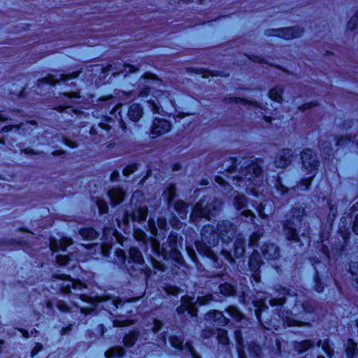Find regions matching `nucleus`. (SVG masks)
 Here are the masks:
<instances>
[{
	"label": "nucleus",
	"instance_id": "nucleus-1",
	"mask_svg": "<svg viewBox=\"0 0 358 358\" xmlns=\"http://www.w3.org/2000/svg\"><path fill=\"white\" fill-rule=\"evenodd\" d=\"M291 301L294 303L290 312L281 310L279 316L288 327H310L309 322H301L293 317L305 318V316L315 312V303L302 296H290Z\"/></svg>",
	"mask_w": 358,
	"mask_h": 358
},
{
	"label": "nucleus",
	"instance_id": "nucleus-2",
	"mask_svg": "<svg viewBox=\"0 0 358 358\" xmlns=\"http://www.w3.org/2000/svg\"><path fill=\"white\" fill-rule=\"evenodd\" d=\"M117 262L124 266L131 275H137L138 273L144 272L146 276H150L151 271L145 266L144 259L141 252L136 248L129 250V259L126 261V253L123 250L119 249L115 252Z\"/></svg>",
	"mask_w": 358,
	"mask_h": 358
},
{
	"label": "nucleus",
	"instance_id": "nucleus-3",
	"mask_svg": "<svg viewBox=\"0 0 358 358\" xmlns=\"http://www.w3.org/2000/svg\"><path fill=\"white\" fill-rule=\"evenodd\" d=\"M222 206V202L220 199L204 196L194 205L190 219L193 222H196L195 220L198 217L210 220L220 213Z\"/></svg>",
	"mask_w": 358,
	"mask_h": 358
},
{
	"label": "nucleus",
	"instance_id": "nucleus-4",
	"mask_svg": "<svg viewBox=\"0 0 358 358\" xmlns=\"http://www.w3.org/2000/svg\"><path fill=\"white\" fill-rule=\"evenodd\" d=\"M218 231L215 232L212 226H205L201 231V243H196L197 250L210 259L215 260V255L211 249V246L216 245L218 240Z\"/></svg>",
	"mask_w": 358,
	"mask_h": 358
},
{
	"label": "nucleus",
	"instance_id": "nucleus-5",
	"mask_svg": "<svg viewBox=\"0 0 358 358\" xmlns=\"http://www.w3.org/2000/svg\"><path fill=\"white\" fill-rule=\"evenodd\" d=\"M80 299L92 306L90 308H80V312L85 315L90 313L94 310V306L96 303L106 302V307L112 309L113 310H116L118 308L119 304L122 303V301L120 299H113L109 296H96L95 299H93L85 294H80Z\"/></svg>",
	"mask_w": 358,
	"mask_h": 358
},
{
	"label": "nucleus",
	"instance_id": "nucleus-6",
	"mask_svg": "<svg viewBox=\"0 0 358 358\" xmlns=\"http://www.w3.org/2000/svg\"><path fill=\"white\" fill-rule=\"evenodd\" d=\"M241 180L248 181L255 185H259L262 182V168L255 162L245 163L244 168L241 172Z\"/></svg>",
	"mask_w": 358,
	"mask_h": 358
},
{
	"label": "nucleus",
	"instance_id": "nucleus-7",
	"mask_svg": "<svg viewBox=\"0 0 358 358\" xmlns=\"http://www.w3.org/2000/svg\"><path fill=\"white\" fill-rule=\"evenodd\" d=\"M52 281H59L58 285L60 287L61 292L64 294H69L71 293V289L76 292H81L86 289L85 284L82 283L78 280H75L67 275H54L52 277Z\"/></svg>",
	"mask_w": 358,
	"mask_h": 358
},
{
	"label": "nucleus",
	"instance_id": "nucleus-8",
	"mask_svg": "<svg viewBox=\"0 0 358 358\" xmlns=\"http://www.w3.org/2000/svg\"><path fill=\"white\" fill-rule=\"evenodd\" d=\"M304 215V209L303 208H298L294 209L292 211V219H289L287 220V222L283 225V229L285 236L289 240H298V233L296 232V227L298 224H301V217Z\"/></svg>",
	"mask_w": 358,
	"mask_h": 358
},
{
	"label": "nucleus",
	"instance_id": "nucleus-9",
	"mask_svg": "<svg viewBox=\"0 0 358 358\" xmlns=\"http://www.w3.org/2000/svg\"><path fill=\"white\" fill-rule=\"evenodd\" d=\"M150 242L152 251L157 256H162L164 259L171 258L176 263L182 264L181 254L176 248L168 249L166 247H164V244L161 247L159 243L153 238L150 240Z\"/></svg>",
	"mask_w": 358,
	"mask_h": 358
},
{
	"label": "nucleus",
	"instance_id": "nucleus-10",
	"mask_svg": "<svg viewBox=\"0 0 358 358\" xmlns=\"http://www.w3.org/2000/svg\"><path fill=\"white\" fill-rule=\"evenodd\" d=\"M212 299V295L210 294L199 297L197 301H194V299L189 296L182 297V304L177 308V311L180 314L187 310L189 315L195 316L197 311L196 307V303H199L200 305H204Z\"/></svg>",
	"mask_w": 358,
	"mask_h": 358
},
{
	"label": "nucleus",
	"instance_id": "nucleus-11",
	"mask_svg": "<svg viewBox=\"0 0 358 358\" xmlns=\"http://www.w3.org/2000/svg\"><path fill=\"white\" fill-rule=\"evenodd\" d=\"M303 31V29L299 27H292L282 29H269L265 31V34L267 36H278L289 40L301 36Z\"/></svg>",
	"mask_w": 358,
	"mask_h": 358
},
{
	"label": "nucleus",
	"instance_id": "nucleus-12",
	"mask_svg": "<svg viewBox=\"0 0 358 358\" xmlns=\"http://www.w3.org/2000/svg\"><path fill=\"white\" fill-rule=\"evenodd\" d=\"M218 236L224 243L230 242L236 234V227L229 221H220L217 224Z\"/></svg>",
	"mask_w": 358,
	"mask_h": 358
},
{
	"label": "nucleus",
	"instance_id": "nucleus-13",
	"mask_svg": "<svg viewBox=\"0 0 358 358\" xmlns=\"http://www.w3.org/2000/svg\"><path fill=\"white\" fill-rule=\"evenodd\" d=\"M82 71V69H80L76 72H73L72 73L69 74H60L59 78H57V76L49 74L44 78L38 79L37 81V85L38 87L43 86L45 84L55 85L57 84L60 80L65 81L69 79L78 77Z\"/></svg>",
	"mask_w": 358,
	"mask_h": 358
},
{
	"label": "nucleus",
	"instance_id": "nucleus-14",
	"mask_svg": "<svg viewBox=\"0 0 358 358\" xmlns=\"http://www.w3.org/2000/svg\"><path fill=\"white\" fill-rule=\"evenodd\" d=\"M303 167L307 171L308 173L312 174L317 166V160L316 155L310 149L304 150L301 154Z\"/></svg>",
	"mask_w": 358,
	"mask_h": 358
},
{
	"label": "nucleus",
	"instance_id": "nucleus-15",
	"mask_svg": "<svg viewBox=\"0 0 358 358\" xmlns=\"http://www.w3.org/2000/svg\"><path fill=\"white\" fill-rule=\"evenodd\" d=\"M148 209L147 206L140 205L133 210L131 213L126 212L123 217V224H127L129 218L130 217L132 221L141 222L145 221L147 218Z\"/></svg>",
	"mask_w": 358,
	"mask_h": 358
},
{
	"label": "nucleus",
	"instance_id": "nucleus-16",
	"mask_svg": "<svg viewBox=\"0 0 358 358\" xmlns=\"http://www.w3.org/2000/svg\"><path fill=\"white\" fill-rule=\"evenodd\" d=\"M171 124L164 118H155L151 127L150 133L153 138L169 132L171 129Z\"/></svg>",
	"mask_w": 358,
	"mask_h": 358
},
{
	"label": "nucleus",
	"instance_id": "nucleus-17",
	"mask_svg": "<svg viewBox=\"0 0 358 358\" xmlns=\"http://www.w3.org/2000/svg\"><path fill=\"white\" fill-rule=\"evenodd\" d=\"M205 320L210 324L217 327H224L227 325L229 320L224 316L222 312L218 310L210 311L205 316Z\"/></svg>",
	"mask_w": 358,
	"mask_h": 358
},
{
	"label": "nucleus",
	"instance_id": "nucleus-18",
	"mask_svg": "<svg viewBox=\"0 0 358 358\" xmlns=\"http://www.w3.org/2000/svg\"><path fill=\"white\" fill-rule=\"evenodd\" d=\"M293 155L294 153L290 149L282 150L274 162L275 167L279 169L286 168L291 163Z\"/></svg>",
	"mask_w": 358,
	"mask_h": 358
},
{
	"label": "nucleus",
	"instance_id": "nucleus-19",
	"mask_svg": "<svg viewBox=\"0 0 358 358\" xmlns=\"http://www.w3.org/2000/svg\"><path fill=\"white\" fill-rule=\"evenodd\" d=\"M262 254L267 260H275L280 257V250L274 243H268L262 246Z\"/></svg>",
	"mask_w": 358,
	"mask_h": 358
},
{
	"label": "nucleus",
	"instance_id": "nucleus-20",
	"mask_svg": "<svg viewBox=\"0 0 358 358\" xmlns=\"http://www.w3.org/2000/svg\"><path fill=\"white\" fill-rule=\"evenodd\" d=\"M224 101L227 103H234L236 104L248 105L251 109L255 110V113L258 114L261 113V114L263 115L262 112L263 108L256 101H248L240 97H226L224 99Z\"/></svg>",
	"mask_w": 358,
	"mask_h": 358
},
{
	"label": "nucleus",
	"instance_id": "nucleus-21",
	"mask_svg": "<svg viewBox=\"0 0 358 358\" xmlns=\"http://www.w3.org/2000/svg\"><path fill=\"white\" fill-rule=\"evenodd\" d=\"M216 338L219 345L217 351L225 353H229V338L227 335V331L222 329H218L217 330Z\"/></svg>",
	"mask_w": 358,
	"mask_h": 358
},
{
	"label": "nucleus",
	"instance_id": "nucleus-22",
	"mask_svg": "<svg viewBox=\"0 0 358 358\" xmlns=\"http://www.w3.org/2000/svg\"><path fill=\"white\" fill-rule=\"evenodd\" d=\"M107 194L110 199V203L115 206L124 201L126 192L120 187H114L108 190Z\"/></svg>",
	"mask_w": 358,
	"mask_h": 358
},
{
	"label": "nucleus",
	"instance_id": "nucleus-23",
	"mask_svg": "<svg viewBox=\"0 0 358 358\" xmlns=\"http://www.w3.org/2000/svg\"><path fill=\"white\" fill-rule=\"evenodd\" d=\"M72 240L67 238H63L59 241L52 238L50 241V248L53 252L65 250L66 248L72 245Z\"/></svg>",
	"mask_w": 358,
	"mask_h": 358
},
{
	"label": "nucleus",
	"instance_id": "nucleus-24",
	"mask_svg": "<svg viewBox=\"0 0 358 358\" xmlns=\"http://www.w3.org/2000/svg\"><path fill=\"white\" fill-rule=\"evenodd\" d=\"M262 264V262L260 257L258 255L257 252H256V251L253 252L250 258L249 266H250V270L252 272H254V278L257 281L259 280V276H258V274L256 273L260 268Z\"/></svg>",
	"mask_w": 358,
	"mask_h": 358
},
{
	"label": "nucleus",
	"instance_id": "nucleus-25",
	"mask_svg": "<svg viewBox=\"0 0 358 358\" xmlns=\"http://www.w3.org/2000/svg\"><path fill=\"white\" fill-rule=\"evenodd\" d=\"M128 117L133 122L138 121L143 115V108L138 103H134L129 108Z\"/></svg>",
	"mask_w": 358,
	"mask_h": 358
},
{
	"label": "nucleus",
	"instance_id": "nucleus-26",
	"mask_svg": "<svg viewBox=\"0 0 358 358\" xmlns=\"http://www.w3.org/2000/svg\"><path fill=\"white\" fill-rule=\"evenodd\" d=\"M245 239L241 235H238L234 243V257L236 258L241 257L245 253Z\"/></svg>",
	"mask_w": 358,
	"mask_h": 358
},
{
	"label": "nucleus",
	"instance_id": "nucleus-27",
	"mask_svg": "<svg viewBox=\"0 0 358 358\" xmlns=\"http://www.w3.org/2000/svg\"><path fill=\"white\" fill-rule=\"evenodd\" d=\"M345 352L348 358H358L357 344L349 338L345 344Z\"/></svg>",
	"mask_w": 358,
	"mask_h": 358
},
{
	"label": "nucleus",
	"instance_id": "nucleus-28",
	"mask_svg": "<svg viewBox=\"0 0 358 358\" xmlns=\"http://www.w3.org/2000/svg\"><path fill=\"white\" fill-rule=\"evenodd\" d=\"M139 336L140 332L137 330L130 331L129 334H126L124 336L122 341L124 346L127 348L132 347L136 342Z\"/></svg>",
	"mask_w": 358,
	"mask_h": 358
},
{
	"label": "nucleus",
	"instance_id": "nucleus-29",
	"mask_svg": "<svg viewBox=\"0 0 358 358\" xmlns=\"http://www.w3.org/2000/svg\"><path fill=\"white\" fill-rule=\"evenodd\" d=\"M283 93V89L282 87L280 86H276L274 87H272L269 92H268V96L273 101L281 103L282 101V94Z\"/></svg>",
	"mask_w": 358,
	"mask_h": 358
},
{
	"label": "nucleus",
	"instance_id": "nucleus-30",
	"mask_svg": "<svg viewBox=\"0 0 358 358\" xmlns=\"http://www.w3.org/2000/svg\"><path fill=\"white\" fill-rule=\"evenodd\" d=\"M55 306L61 312L63 313H70L72 310L73 307L79 308L76 302H71V304H69L62 300H57Z\"/></svg>",
	"mask_w": 358,
	"mask_h": 358
},
{
	"label": "nucleus",
	"instance_id": "nucleus-31",
	"mask_svg": "<svg viewBox=\"0 0 358 358\" xmlns=\"http://www.w3.org/2000/svg\"><path fill=\"white\" fill-rule=\"evenodd\" d=\"M80 235L86 241H92L96 239L99 234L92 228H83L79 231Z\"/></svg>",
	"mask_w": 358,
	"mask_h": 358
},
{
	"label": "nucleus",
	"instance_id": "nucleus-32",
	"mask_svg": "<svg viewBox=\"0 0 358 358\" xmlns=\"http://www.w3.org/2000/svg\"><path fill=\"white\" fill-rule=\"evenodd\" d=\"M233 203L236 210H241L246 207L248 199L244 194L237 193L234 196Z\"/></svg>",
	"mask_w": 358,
	"mask_h": 358
},
{
	"label": "nucleus",
	"instance_id": "nucleus-33",
	"mask_svg": "<svg viewBox=\"0 0 358 358\" xmlns=\"http://www.w3.org/2000/svg\"><path fill=\"white\" fill-rule=\"evenodd\" d=\"M227 313L236 322H241L244 317V315L236 306H230L226 309Z\"/></svg>",
	"mask_w": 358,
	"mask_h": 358
},
{
	"label": "nucleus",
	"instance_id": "nucleus-34",
	"mask_svg": "<svg viewBox=\"0 0 358 358\" xmlns=\"http://www.w3.org/2000/svg\"><path fill=\"white\" fill-rule=\"evenodd\" d=\"M287 294H289L288 291L286 289L282 288L279 294V295H282V296H278L276 297L271 298L269 299L270 305L272 306L283 305L285 301V296Z\"/></svg>",
	"mask_w": 358,
	"mask_h": 358
},
{
	"label": "nucleus",
	"instance_id": "nucleus-35",
	"mask_svg": "<svg viewBox=\"0 0 358 358\" xmlns=\"http://www.w3.org/2000/svg\"><path fill=\"white\" fill-rule=\"evenodd\" d=\"M174 208L181 218H185L187 215V205L183 201H178L174 204Z\"/></svg>",
	"mask_w": 358,
	"mask_h": 358
},
{
	"label": "nucleus",
	"instance_id": "nucleus-36",
	"mask_svg": "<svg viewBox=\"0 0 358 358\" xmlns=\"http://www.w3.org/2000/svg\"><path fill=\"white\" fill-rule=\"evenodd\" d=\"M313 346V343L310 340H305L301 342L296 343L294 348L296 351L301 353Z\"/></svg>",
	"mask_w": 358,
	"mask_h": 358
},
{
	"label": "nucleus",
	"instance_id": "nucleus-37",
	"mask_svg": "<svg viewBox=\"0 0 358 358\" xmlns=\"http://www.w3.org/2000/svg\"><path fill=\"white\" fill-rule=\"evenodd\" d=\"M124 350L120 346L114 347L110 349L108 351L106 352V356L108 357H122L124 355Z\"/></svg>",
	"mask_w": 358,
	"mask_h": 358
},
{
	"label": "nucleus",
	"instance_id": "nucleus-38",
	"mask_svg": "<svg viewBox=\"0 0 358 358\" xmlns=\"http://www.w3.org/2000/svg\"><path fill=\"white\" fill-rule=\"evenodd\" d=\"M358 270V263L354 262L350 266V271L352 275L353 286L358 289V275L357 271Z\"/></svg>",
	"mask_w": 358,
	"mask_h": 358
},
{
	"label": "nucleus",
	"instance_id": "nucleus-39",
	"mask_svg": "<svg viewBox=\"0 0 358 358\" xmlns=\"http://www.w3.org/2000/svg\"><path fill=\"white\" fill-rule=\"evenodd\" d=\"M220 292L225 296H231L235 293V289L229 283L220 285L219 287Z\"/></svg>",
	"mask_w": 358,
	"mask_h": 358
},
{
	"label": "nucleus",
	"instance_id": "nucleus-40",
	"mask_svg": "<svg viewBox=\"0 0 358 358\" xmlns=\"http://www.w3.org/2000/svg\"><path fill=\"white\" fill-rule=\"evenodd\" d=\"M176 195V187L174 185H170L164 192V196L167 200L168 203L170 204Z\"/></svg>",
	"mask_w": 358,
	"mask_h": 358
},
{
	"label": "nucleus",
	"instance_id": "nucleus-41",
	"mask_svg": "<svg viewBox=\"0 0 358 358\" xmlns=\"http://www.w3.org/2000/svg\"><path fill=\"white\" fill-rule=\"evenodd\" d=\"M317 346L321 347L329 357H331L332 356L334 351L331 349L327 340H324L323 341H319L317 343Z\"/></svg>",
	"mask_w": 358,
	"mask_h": 358
},
{
	"label": "nucleus",
	"instance_id": "nucleus-42",
	"mask_svg": "<svg viewBox=\"0 0 358 358\" xmlns=\"http://www.w3.org/2000/svg\"><path fill=\"white\" fill-rule=\"evenodd\" d=\"M357 133H358V131L356 130L355 131L350 132V134L338 137L336 144L338 145H344L345 143L350 141L352 136H356L357 134Z\"/></svg>",
	"mask_w": 358,
	"mask_h": 358
},
{
	"label": "nucleus",
	"instance_id": "nucleus-43",
	"mask_svg": "<svg viewBox=\"0 0 358 358\" xmlns=\"http://www.w3.org/2000/svg\"><path fill=\"white\" fill-rule=\"evenodd\" d=\"M263 233L261 231H257L253 233L249 240V245L250 247H255L257 245V243L262 236Z\"/></svg>",
	"mask_w": 358,
	"mask_h": 358
},
{
	"label": "nucleus",
	"instance_id": "nucleus-44",
	"mask_svg": "<svg viewBox=\"0 0 358 358\" xmlns=\"http://www.w3.org/2000/svg\"><path fill=\"white\" fill-rule=\"evenodd\" d=\"M134 236L136 241L147 243V236L143 231L141 229H135Z\"/></svg>",
	"mask_w": 358,
	"mask_h": 358
},
{
	"label": "nucleus",
	"instance_id": "nucleus-45",
	"mask_svg": "<svg viewBox=\"0 0 358 358\" xmlns=\"http://www.w3.org/2000/svg\"><path fill=\"white\" fill-rule=\"evenodd\" d=\"M358 25V12H357L347 24V29L351 31L355 30Z\"/></svg>",
	"mask_w": 358,
	"mask_h": 358
},
{
	"label": "nucleus",
	"instance_id": "nucleus-46",
	"mask_svg": "<svg viewBox=\"0 0 358 358\" xmlns=\"http://www.w3.org/2000/svg\"><path fill=\"white\" fill-rule=\"evenodd\" d=\"M150 108L154 113L162 114L163 108L159 105V103L155 101H148Z\"/></svg>",
	"mask_w": 358,
	"mask_h": 358
},
{
	"label": "nucleus",
	"instance_id": "nucleus-47",
	"mask_svg": "<svg viewBox=\"0 0 358 358\" xmlns=\"http://www.w3.org/2000/svg\"><path fill=\"white\" fill-rule=\"evenodd\" d=\"M96 204L101 214L106 213L108 212V206L107 203L103 199H98L96 201Z\"/></svg>",
	"mask_w": 358,
	"mask_h": 358
},
{
	"label": "nucleus",
	"instance_id": "nucleus-48",
	"mask_svg": "<svg viewBox=\"0 0 358 358\" xmlns=\"http://www.w3.org/2000/svg\"><path fill=\"white\" fill-rule=\"evenodd\" d=\"M241 215H242L246 218H249L250 221H247L248 222H250L253 224H255V215L251 210H243L241 212Z\"/></svg>",
	"mask_w": 358,
	"mask_h": 358
},
{
	"label": "nucleus",
	"instance_id": "nucleus-49",
	"mask_svg": "<svg viewBox=\"0 0 358 358\" xmlns=\"http://www.w3.org/2000/svg\"><path fill=\"white\" fill-rule=\"evenodd\" d=\"M254 305L255 307L257 308V309L255 310V315L258 318L259 321L260 322V312L264 309V308H266V306L264 303V301H254Z\"/></svg>",
	"mask_w": 358,
	"mask_h": 358
},
{
	"label": "nucleus",
	"instance_id": "nucleus-50",
	"mask_svg": "<svg viewBox=\"0 0 358 358\" xmlns=\"http://www.w3.org/2000/svg\"><path fill=\"white\" fill-rule=\"evenodd\" d=\"M177 245V236L174 234H171L168 238V245H165L168 249H171V248H176Z\"/></svg>",
	"mask_w": 358,
	"mask_h": 358
},
{
	"label": "nucleus",
	"instance_id": "nucleus-51",
	"mask_svg": "<svg viewBox=\"0 0 358 358\" xmlns=\"http://www.w3.org/2000/svg\"><path fill=\"white\" fill-rule=\"evenodd\" d=\"M134 324L132 320H115L113 321V326L115 327H127Z\"/></svg>",
	"mask_w": 358,
	"mask_h": 358
},
{
	"label": "nucleus",
	"instance_id": "nucleus-52",
	"mask_svg": "<svg viewBox=\"0 0 358 358\" xmlns=\"http://www.w3.org/2000/svg\"><path fill=\"white\" fill-rule=\"evenodd\" d=\"M165 292L169 295L176 296L179 293V288L174 286L168 285L164 287Z\"/></svg>",
	"mask_w": 358,
	"mask_h": 358
},
{
	"label": "nucleus",
	"instance_id": "nucleus-53",
	"mask_svg": "<svg viewBox=\"0 0 358 358\" xmlns=\"http://www.w3.org/2000/svg\"><path fill=\"white\" fill-rule=\"evenodd\" d=\"M170 342H171V345L175 348H183V345H182L183 341L180 338H178L176 336L171 337Z\"/></svg>",
	"mask_w": 358,
	"mask_h": 358
},
{
	"label": "nucleus",
	"instance_id": "nucleus-54",
	"mask_svg": "<svg viewBox=\"0 0 358 358\" xmlns=\"http://www.w3.org/2000/svg\"><path fill=\"white\" fill-rule=\"evenodd\" d=\"M317 104L318 103L317 101H310L308 103H306L301 105V106H299V110L301 111H305L306 110H308L313 107L317 106Z\"/></svg>",
	"mask_w": 358,
	"mask_h": 358
},
{
	"label": "nucleus",
	"instance_id": "nucleus-55",
	"mask_svg": "<svg viewBox=\"0 0 358 358\" xmlns=\"http://www.w3.org/2000/svg\"><path fill=\"white\" fill-rule=\"evenodd\" d=\"M313 177H308V178L302 180L299 184V188H300L301 189H306L308 188V187L310 186V182H311V179H312Z\"/></svg>",
	"mask_w": 358,
	"mask_h": 358
},
{
	"label": "nucleus",
	"instance_id": "nucleus-56",
	"mask_svg": "<svg viewBox=\"0 0 358 358\" xmlns=\"http://www.w3.org/2000/svg\"><path fill=\"white\" fill-rule=\"evenodd\" d=\"M137 169V166L136 164H131L128 166L123 170V174L125 176H128L132 173H134Z\"/></svg>",
	"mask_w": 358,
	"mask_h": 358
},
{
	"label": "nucleus",
	"instance_id": "nucleus-57",
	"mask_svg": "<svg viewBox=\"0 0 358 358\" xmlns=\"http://www.w3.org/2000/svg\"><path fill=\"white\" fill-rule=\"evenodd\" d=\"M57 263L59 265H65L69 261V258L65 255H59L56 257Z\"/></svg>",
	"mask_w": 358,
	"mask_h": 358
},
{
	"label": "nucleus",
	"instance_id": "nucleus-58",
	"mask_svg": "<svg viewBox=\"0 0 358 358\" xmlns=\"http://www.w3.org/2000/svg\"><path fill=\"white\" fill-rule=\"evenodd\" d=\"M148 228L150 231V233L154 236H156L157 235V230L155 224V221L152 219L149 220L148 221Z\"/></svg>",
	"mask_w": 358,
	"mask_h": 358
},
{
	"label": "nucleus",
	"instance_id": "nucleus-59",
	"mask_svg": "<svg viewBox=\"0 0 358 358\" xmlns=\"http://www.w3.org/2000/svg\"><path fill=\"white\" fill-rule=\"evenodd\" d=\"M111 245L108 243H104L101 246V253L104 257H108Z\"/></svg>",
	"mask_w": 358,
	"mask_h": 358
},
{
	"label": "nucleus",
	"instance_id": "nucleus-60",
	"mask_svg": "<svg viewBox=\"0 0 358 358\" xmlns=\"http://www.w3.org/2000/svg\"><path fill=\"white\" fill-rule=\"evenodd\" d=\"M185 348H187L188 350V351L191 353V355H192V357L194 358H200L195 352L193 347L192 346V345L189 343V342H187L185 345Z\"/></svg>",
	"mask_w": 358,
	"mask_h": 358
},
{
	"label": "nucleus",
	"instance_id": "nucleus-61",
	"mask_svg": "<svg viewBox=\"0 0 358 358\" xmlns=\"http://www.w3.org/2000/svg\"><path fill=\"white\" fill-rule=\"evenodd\" d=\"M166 225L167 224L165 218H159L157 220V226L160 229L165 230Z\"/></svg>",
	"mask_w": 358,
	"mask_h": 358
},
{
	"label": "nucleus",
	"instance_id": "nucleus-62",
	"mask_svg": "<svg viewBox=\"0 0 358 358\" xmlns=\"http://www.w3.org/2000/svg\"><path fill=\"white\" fill-rule=\"evenodd\" d=\"M162 327V323L157 320H154V326L152 327V331L154 333L158 332Z\"/></svg>",
	"mask_w": 358,
	"mask_h": 358
},
{
	"label": "nucleus",
	"instance_id": "nucleus-63",
	"mask_svg": "<svg viewBox=\"0 0 358 358\" xmlns=\"http://www.w3.org/2000/svg\"><path fill=\"white\" fill-rule=\"evenodd\" d=\"M222 255L224 257V258L226 259H227L229 262H234V257L232 256V255L231 254L230 252L227 251V250H222Z\"/></svg>",
	"mask_w": 358,
	"mask_h": 358
},
{
	"label": "nucleus",
	"instance_id": "nucleus-64",
	"mask_svg": "<svg viewBox=\"0 0 358 358\" xmlns=\"http://www.w3.org/2000/svg\"><path fill=\"white\" fill-rule=\"evenodd\" d=\"M151 259H152V266L155 268H157L158 270H162V271H163L164 269V265L160 262L156 260L154 258H152Z\"/></svg>",
	"mask_w": 358,
	"mask_h": 358
}]
</instances>
